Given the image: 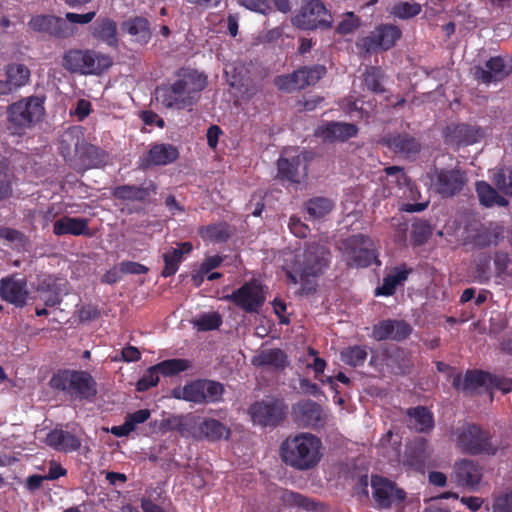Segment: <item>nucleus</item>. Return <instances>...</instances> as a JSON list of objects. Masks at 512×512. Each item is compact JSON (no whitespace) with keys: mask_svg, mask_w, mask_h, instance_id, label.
<instances>
[{"mask_svg":"<svg viewBox=\"0 0 512 512\" xmlns=\"http://www.w3.org/2000/svg\"><path fill=\"white\" fill-rule=\"evenodd\" d=\"M329 262V251L323 245L311 243L283 253L282 268L293 284H299L302 292L316 288L317 278Z\"/></svg>","mask_w":512,"mask_h":512,"instance_id":"f257e3e1","label":"nucleus"},{"mask_svg":"<svg viewBox=\"0 0 512 512\" xmlns=\"http://www.w3.org/2000/svg\"><path fill=\"white\" fill-rule=\"evenodd\" d=\"M178 76L173 84L156 89V99L166 108L191 109L199 93L206 87L207 78L192 69H183Z\"/></svg>","mask_w":512,"mask_h":512,"instance_id":"f03ea898","label":"nucleus"},{"mask_svg":"<svg viewBox=\"0 0 512 512\" xmlns=\"http://www.w3.org/2000/svg\"><path fill=\"white\" fill-rule=\"evenodd\" d=\"M280 450L283 461L300 471L315 468L323 457L321 439L306 432L288 437Z\"/></svg>","mask_w":512,"mask_h":512,"instance_id":"7ed1b4c3","label":"nucleus"},{"mask_svg":"<svg viewBox=\"0 0 512 512\" xmlns=\"http://www.w3.org/2000/svg\"><path fill=\"white\" fill-rule=\"evenodd\" d=\"M112 65L110 55L89 48H72L62 56L63 68L72 74L100 76Z\"/></svg>","mask_w":512,"mask_h":512,"instance_id":"20e7f679","label":"nucleus"},{"mask_svg":"<svg viewBox=\"0 0 512 512\" xmlns=\"http://www.w3.org/2000/svg\"><path fill=\"white\" fill-rule=\"evenodd\" d=\"M43 100L36 96L23 98L8 107V128L21 133L36 125L44 116Z\"/></svg>","mask_w":512,"mask_h":512,"instance_id":"39448f33","label":"nucleus"},{"mask_svg":"<svg viewBox=\"0 0 512 512\" xmlns=\"http://www.w3.org/2000/svg\"><path fill=\"white\" fill-rule=\"evenodd\" d=\"M50 385L80 398L92 397L97 392L93 377L84 371L59 372L51 378Z\"/></svg>","mask_w":512,"mask_h":512,"instance_id":"423d86ee","label":"nucleus"},{"mask_svg":"<svg viewBox=\"0 0 512 512\" xmlns=\"http://www.w3.org/2000/svg\"><path fill=\"white\" fill-rule=\"evenodd\" d=\"M456 446L464 453H494L495 448L490 442V435L474 424H463L453 432Z\"/></svg>","mask_w":512,"mask_h":512,"instance_id":"0eeeda50","label":"nucleus"},{"mask_svg":"<svg viewBox=\"0 0 512 512\" xmlns=\"http://www.w3.org/2000/svg\"><path fill=\"white\" fill-rule=\"evenodd\" d=\"M292 23L299 29L313 30L330 27L332 16L320 0H303Z\"/></svg>","mask_w":512,"mask_h":512,"instance_id":"6e6552de","label":"nucleus"},{"mask_svg":"<svg viewBox=\"0 0 512 512\" xmlns=\"http://www.w3.org/2000/svg\"><path fill=\"white\" fill-rule=\"evenodd\" d=\"M308 154L297 148H286L277 161V178L299 184L307 175Z\"/></svg>","mask_w":512,"mask_h":512,"instance_id":"1a4fd4ad","label":"nucleus"},{"mask_svg":"<svg viewBox=\"0 0 512 512\" xmlns=\"http://www.w3.org/2000/svg\"><path fill=\"white\" fill-rule=\"evenodd\" d=\"M372 499L377 509H394L400 511L405 492L392 481L382 476L373 475L370 480Z\"/></svg>","mask_w":512,"mask_h":512,"instance_id":"9d476101","label":"nucleus"},{"mask_svg":"<svg viewBox=\"0 0 512 512\" xmlns=\"http://www.w3.org/2000/svg\"><path fill=\"white\" fill-rule=\"evenodd\" d=\"M343 246L346 262L350 266L367 267L376 260L373 242L365 235H354Z\"/></svg>","mask_w":512,"mask_h":512,"instance_id":"9b49d317","label":"nucleus"},{"mask_svg":"<svg viewBox=\"0 0 512 512\" xmlns=\"http://www.w3.org/2000/svg\"><path fill=\"white\" fill-rule=\"evenodd\" d=\"M400 37L401 31L397 26L383 24L376 27L368 36L360 38L357 46L365 52L388 50Z\"/></svg>","mask_w":512,"mask_h":512,"instance_id":"f8f14e48","label":"nucleus"},{"mask_svg":"<svg viewBox=\"0 0 512 512\" xmlns=\"http://www.w3.org/2000/svg\"><path fill=\"white\" fill-rule=\"evenodd\" d=\"M225 300L232 301L248 313L257 312L265 302L263 287L258 280H251L233 293L226 295Z\"/></svg>","mask_w":512,"mask_h":512,"instance_id":"ddd939ff","label":"nucleus"},{"mask_svg":"<svg viewBox=\"0 0 512 512\" xmlns=\"http://www.w3.org/2000/svg\"><path fill=\"white\" fill-rule=\"evenodd\" d=\"M286 407L282 401L267 398L255 402L249 409L254 424L260 426H276L285 416Z\"/></svg>","mask_w":512,"mask_h":512,"instance_id":"4468645a","label":"nucleus"},{"mask_svg":"<svg viewBox=\"0 0 512 512\" xmlns=\"http://www.w3.org/2000/svg\"><path fill=\"white\" fill-rule=\"evenodd\" d=\"M431 186L444 197H450L461 191L465 184V175L458 169L434 170L428 174Z\"/></svg>","mask_w":512,"mask_h":512,"instance_id":"2eb2a0df","label":"nucleus"},{"mask_svg":"<svg viewBox=\"0 0 512 512\" xmlns=\"http://www.w3.org/2000/svg\"><path fill=\"white\" fill-rule=\"evenodd\" d=\"M30 69L23 63L11 62L3 67L0 79V95H9L27 85L30 81Z\"/></svg>","mask_w":512,"mask_h":512,"instance_id":"dca6fc26","label":"nucleus"},{"mask_svg":"<svg viewBox=\"0 0 512 512\" xmlns=\"http://www.w3.org/2000/svg\"><path fill=\"white\" fill-rule=\"evenodd\" d=\"M26 279L18 276H8L0 280V297L15 306L22 307L28 297Z\"/></svg>","mask_w":512,"mask_h":512,"instance_id":"f3484780","label":"nucleus"},{"mask_svg":"<svg viewBox=\"0 0 512 512\" xmlns=\"http://www.w3.org/2000/svg\"><path fill=\"white\" fill-rule=\"evenodd\" d=\"M432 452L433 450L427 440L419 437L407 447L403 463L415 470L424 471L426 467L433 465Z\"/></svg>","mask_w":512,"mask_h":512,"instance_id":"a211bd4d","label":"nucleus"},{"mask_svg":"<svg viewBox=\"0 0 512 512\" xmlns=\"http://www.w3.org/2000/svg\"><path fill=\"white\" fill-rule=\"evenodd\" d=\"M29 26L37 32L47 33L60 38H68L74 30L60 17L38 15L29 21Z\"/></svg>","mask_w":512,"mask_h":512,"instance_id":"6ab92c4d","label":"nucleus"},{"mask_svg":"<svg viewBox=\"0 0 512 512\" xmlns=\"http://www.w3.org/2000/svg\"><path fill=\"white\" fill-rule=\"evenodd\" d=\"M293 416L300 425L312 428L323 426L325 422L323 409L311 400H304L294 405Z\"/></svg>","mask_w":512,"mask_h":512,"instance_id":"aec40b11","label":"nucleus"},{"mask_svg":"<svg viewBox=\"0 0 512 512\" xmlns=\"http://www.w3.org/2000/svg\"><path fill=\"white\" fill-rule=\"evenodd\" d=\"M358 132L354 124L343 122H326L317 127L315 136L324 142L345 141L356 136Z\"/></svg>","mask_w":512,"mask_h":512,"instance_id":"412c9836","label":"nucleus"},{"mask_svg":"<svg viewBox=\"0 0 512 512\" xmlns=\"http://www.w3.org/2000/svg\"><path fill=\"white\" fill-rule=\"evenodd\" d=\"M411 332L410 326L403 321L385 320L373 327L372 337L377 340H402Z\"/></svg>","mask_w":512,"mask_h":512,"instance_id":"4be33fe9","label":"nucleus"},{"mask_svg":"<svg viewBox=\"0 0 512 512\" xmlns=\"http://www.w3.org/2000/svg\"><path fill=\"white\" fill-rule=\"evenodd\" d=\"M511 69H509L501 57H493L486 63V69L476 66L473 69L474 78L483 83H491L505 78Z\"/></svg>","mask_w":512,"mask_h":512,"instance_id":"5701e85b","label":"nucleus"},{"mask_svg":"<svg viewBox=\"0 0 512 512\" xmlns=\"http://www.w3.org/2000/svg\"><path fill=\"white\" fill-rule=\"evenodd\" d=\"M82 143H85V141L81 128L74 127L65 131L60 140V151L63 157L74 161L77 165V158L82 151Z\"/></svg>","mask_w":512,"mask_h":512,"instance_id":"b1692460","label":"nucleus"},{"mask_svg":"<svg viewBox=\"0 0 512 512\" xmlns=\"http://www.w3.org/2000/svg\"><path fill=\"white\" fill-rule=\"evenodd\" d=\"M66 281L54 276H45L38 286L41 299L47 306H54L61 301V295L65 292Z\"/></svg>","mask_w":512,"mask_h":512,"instance_id":"393cba45","label":"nucleus"},{"mask_svg":"<svg viewBox=\"0 0 512 512\" xmlns=\"http://www.w3.org/2000/svg\"><path fill=\"white\" fill-rule=\"evenodd\" d=\"M202 417L192 413L177 415L168 420L171 429L178 431L181 436L199 440Z\"/></svg>","mask_w":512,"mask_h":512,"instance_id":"a878e982","label":"nucleus"},{"mask_svg":"<svg viewBox=\"0 0 512 512\" xmlns=\"http://www.w3.org/2000/svg\"><path fill=\"white\" fill-rule=\"evenodd\" d=\"M88 223L89 220L86 218L64 216L54 222L53 233L57 236H90Z\"/></svg>","mask_w":512,"mask_h":512,"instance_id":"bb28decb","label":"nucleus"},{"mask_svg":"<svg viewBox=\"0 0 512 512\" xmlns=\"http://www.w3.org/2000/svg\"><path fill=\"white\" fill-rule=\"evenodd\" d=\"M45 443L54 450L69 453L76 451L81 446V441L70 432L62 429H54L45 437Z\"/></svg>","mask_w":512,"mask_h":512,"instance_id":"cd10ccee","label":"nucleus"},{"mask_svg":"<svg viewBox=\"0 0 512 512\" xmlns=\"http://www.w3.org/2000/svg\"><path fill=\"white\" fill-rule=\"evenodd\" d=\"M490 374L482 371H468L462 378L457 375L453 379V386L466 394H472L481 387H488Z\"/></svg>","mask_w":512,"mask_h":512,"instance_id":"c85d7f7f","label":"nucleus"},{"mask_svg":"<svg viewBox=\"0 0 512 512\" xmlns=\"http://www.w3.org/2000/svg\"><path fill=\"white\" fill-rule=\"evenodd\" d=\"M454 475L458 484L474 487L482 478L481 468L470 460H461L454 466Z\"/></svg>","mask_w":512,"mask_h":512,"instance_id":"c756f323","label":"nucleus"},{"mask_svg":"<svg viewBox=\"0 0 512 512\" xmlns=\"http://www.w3.org/2000/svg\"><path fill=\"white\" fill-rule=\"evenodd\" d=\"M277 499L284 507L295 510L296 512H309L317 509V504L313 500L291 490H279Z\"/></svg>","mask_w":512,"mask_h":512,"instance_id":"7c9ffc66","label":"nucleus"},{"mask_svg":"<svg viewBox=\"0 0 512 512\" xmlns=\"http://www.w3.org/2000/svg\"><path fill=\"white\" fill-rule=\"evenodd\" d=\"M199 440L219 441L230 436V428L222 422L209 417H202Z\"/></svg>","mask_w":512,"mask_h":512,"instance_id":"2f4dec72","label":"nucleus"},{"mask_svg":"<svg viewBox=\"0 0 512 512\" xmlns=\"http://www.w3.org/2000/svg\"><path fill=\"white\" fill-rule=\"evenodd\" d=\"M81 153L77 158V165L81 168H93L104 165L107 162V154L100 148L82 143L81 145Z\"/></svg>","mask_w":512,"mask_h":512,"instance_id":"473e14b6","label":"nucleus"},{"mask_svg":"<svg viewBox=\"0 0 512 512\" xmlns=\"http://www.w3.org/2000/svg\"><path fill=\"white\" fill-rule=\"evenodd\" d=\"M178 150L171 144H156L148 153L147 162L152 165H167L178 158Z\"/></svg>","mask_w":512,"mask_h":512,"instance_id":"72a5a7b5","label":"nucleus"},{"mask_svg":"<svg viewBox=\"0 0 512 512\" xmlns=\"http://www.w3.org/2000/svg\"><path fill=\"white\" fill-rule=\"evenodd\" d=\"M388 146L406 158L415 157L420 150L419 142L409 135H398L387 140Z\"/></svg>","mask_w":512,"mask_h":512,"instance_id":"f704fd0d","label":"nucleus"},{"mask_svg":"<svg viewBox=\"0 0 512 512\" xmlns=\"http://www.w3.org/2000/svg\"><path fill=\"white\" fill-rule=\"evenodd\" d=\"M122 29L138 43L145 44L150 40L149 23L145 18L135 17L129 19L123 23Z\"/></svg>","mask_w":512,"mask_h":512,"instance_id":"c9c22d12","label":"nucleus"},{"mask_svg":"<svg viewBox=\"0 0 512 512\" xmlns=\"http://www.w3.org/2000/svg\"><path fill=\"white\" fill-rule=\"evenodd\" d=\"M483 137V130L466 124L457 125L451 130V141L458 144L471 145L479 142Z\"/></svg>","mask_w":512,"mask_h":512,"instance_id":"e433bc0d","label":"nucleus"},{"mask_svg":"<svg viewBox=\"0 0 512 512\" xmlns=\"http://www.w3.org/2000/svg\"><path fill=\"white\" fill-rule=\"evenodd\" d=\"M93 36L109 46L118 45L117 25L110 19H102L93 26Z\"/></svg>","mask_w":512,"mask_h":512,"instance_id":"4c0bfd02","label":"nucleus"},{"mask_svg":"<svg viewBox=\"0 0 512 512\" xmlns=\"http://www.w3.org/2000/svg\"><path fill=\"white\" fill-rule=\"evenodd\" d=\"M476 192L480 203L486 207L494 205L505 207L508 205V200L485 181L476 183Z\"/></svg>","mask_w":512,"mask_h":512,"instance_id":"58836bf2","label":"nucleus"},{"mask_svg":"<svg viewBox=\"0 0 512 512\" xmlns=\"http://www.w3.org/2000/svg\"><path fill=\"white\" fill-rule=\"evenodd\" d=\"M409 426L419 432L433 428L434 420L431 412L424 407H416L408 411Z\"/></svg>","mask_w":512,"mask_h":512,"instance_id":"ea45409f","label":"nucleus"},{"mask_svg":"<svg viewBox=\"0 0 512 512\" xmlns=\"http://www.w3.org/2000/svg\"><path fill=\"white\" fill-rule=\"evenodd\" d=\"M408 273L409 271L405 267L395 268L392 273L384 278L382 286L376 289V295H392L396 287L407 279Z\"/></svg>","mask_w":512,"mask_h":512,"instance_id":"a19ab883","label":"nucleus"},{"mask_svg":"<svg viewBox=\"0 0 512 512\" xmlns=\"http://www.w3.org/2000/svg\"><path fill=\"white\" fill-rule=\"evenodd\" d=\"M255 366H271L283 368L286 364V355L280 349H267L261 351L252 359Z\"/></svg>","mask_w":512,"mask_h":512,"instance_id":"79ce46f5","label":"nucleus"},{"mask_svg":"<svg viewBox=\"0 0 512 512\" xmlns=\"http://www.w3.org/2000/svg\"><path fill=\"white\" fill-rule=\"evenodd\" d=\"M177 399H182L193 403H203L202 380H196L188 383L184 387L175 388L172 392Z\"/></svg>","mask_w":512,"mask_h":512,"instance_id":"37998d69","label":"nucleus"},{"mask_svg":"<svg viewBox=\"0 0 512 512\" xmlns=\"http://www.w3.org/2000/svg\"><path fill=\"white\" fill-rule=\"evenodd\" d=\"M114 197L129 201H144L150 195L148 188L134 185H122L113 189Z\"/></svg>","mask_w":512,"mask_h":512,"instance_id":"c03bdc74","label":"nucleus"},{"mask_svg":"<svg viewBox=\"0 0 512 512\" xmlns=\"http://www.w3.org/2000/svg\"><path fill=\"white\" fill-rule=\"evenodd\" d=\"M334 208L332 200L324 197L312 198L306 203V211L311 218L319 219L329 214Z\"/></svg>","mask_w":512,"mask_h":512,"instance_id":"a18cd8bd","label":"nucleus"},{"mask_svg":"<svg viewBox=\"0 0 512 512\" xmlns=\"http://www.w3.org/2000/svg\"><path fill=\"white\" fill-rule=\"evenodd\" d=\"M492 181L504 194L512 196V168L500 167L492 170Z\"/></svg>","mask_w":512,"mask_h":512,"instance_id":"49530a36","label":"nucleus"},{"mask_svg":"<svg viewBox=\"0 0 512 512\" xmlns=\"http://www.w3.org/2000/svg\"><path fill=\"white\" fill-rule=\"evenodd\" d=\"M299 82L298 85L301 89L309 85L316 84L326 73V68L322 65H315L312 67H303L297 70Z\"/></svg>","mask_w":512,"mask_h":512,"instance_id":"de8ad7c7","label":"nucleus"},{"mask_svg":"<svg viewBox=\"0 0 512 512\" xmlns=\"http://www.w3.org/2000/svg\"><path fill=\"white\" fill-rule=\"evenodd\" d=\"M485 508L492 512H512V490L493 494L490 504H487Z\"/></svg>","mask_w":512,"mask_h":512,"instance_id":"09e8293b","label":"nucleus"},{"mask_svg":"<svg viewBox=\"0 0 512 512\" xmlns=\"http://www.w3.org/2000/svg\"><path fill=\"white\" fill-rule=\"evenodd\" d=\"M367 355L366 346H350L341 351V360L349 366L357 367L364 363Z\"/></svg>","mask_w":512,"mask_h":512,"instance_id":"8fccbe9b","label":"nucleus"},{"mask_svg":"<svg viewBox=\"0 0 512 512\" xmlns=\"http://www.w3.org/2000/svg\"><path fill=\"white\" fill-rule=\"evenodd\" d=\"M422 10V7L417 2L402 1L394 4L390 13L399 19H409L418 15Z\"/></svg>","mask_w":512,"mask_h":512,"instance_id":"3c124183","label":"nucleus"},{"mask_svg":"<svg viewBox=\"0 0 512 512\" xmlns=\"http://www.w3.org/2000/svg\"><path fill=\"white\" fill-rule=\"evenodd\" d=\"M190 362L186 359H169L156 364L160 374L164 376H173L187 370Z\"/></svg>","mask_w":512,"mask_h":512,"instance_id":"603ef678","label":"nucleus"},{"mask_svg":"<svg viewBox=\"0 0 512 512\" xmlns=\"http://www.w3.org/2000/svg\"><path fill=\"white\" fill-rule=\"evenodd\" d=\"M203 403H215L221 400L224 387L221 383L209 380H202Z\"/></svg>","mask_w":512,"mask_h":512,"instance_id":"864d4df0","label":"nucleus"},{"mask_svg":"<svg viewBox=\"0 0 512 512\" xmlns=\"http://www.w3.org/2000/svg\"><path fill=\"white\" fill-rule=\"evenodd\" d=\"M200 234L202 238L212 242H223L228 236V229L225 224H214L201 228Z\"/></svg>","mask_w":512,"mask_h":512,"instance_id":"5fc2aeb1","label":"nucleus"},{"mask_svg":"<svg viewBox=\"0 0 512 512\" xmlns=\"http://www.w3.org/2000/svg\"><path fill=\"white\" fill-rule=\"evenodd\" d=\"M222 323L221 316L217 312H206L199 315L194 325L201 331L217 329Z\"/></svg>","mask_w":512,"mask_h":512,"instance_id":"6e6d98bb","label":"nucleus"},{"mask_svg":"<svg viewBox=\"0 0 512 512\" xmlns=\"http://www.w3.org/2000/svg\"><path fill=\"white\" fill-rule=\"evenodd\" d=\"M165 267L163 269L162 275L164 277H169L176 273L178 270V265L182 260V251L181 249L171 248L164 255Z\"/></svg>","mask_w":512,"mask_h":512,"instance_id":"4d7b16f0","label":"nucleus"},{"mask_svg":"<svg viewBox=\"0 0 512 512\" xmlns=\"http://www.w3.org/2000/svg\"><path fill=\"white\" fill-rule=\"evenodd\" d=\"M383 77V73L381 69L376 67L369 68L364 77V82L367 88L374 92V93H380L383 92L384 89L381 85V79Z\"/></svg>","mask_w":512,"mask_h":512,"instance_id":"13d9d810","label":"nucleus"},{"mask_svg":"<svg viewBox=\"0 0 512 512\" xmlns=\"http://www.w3.org/2000/svg\"><path fill=\"white\" fill-rule=\"evenodd\" d=\"M298 76L301 74L297 73V70L288 75H281L276 77L275 85L283 91L291 92L294 90H300L301 86L298 85L299 79Z\"/></svg>","mask_w":512,"mask_h":512,"instance_id":"bf43d9fd","label":"nucleus"},{"mask_svg":"<svg viewBox=\"0 0 512 512\" xmlns=\"http://www.w3.org/2000/svg\"><path fill=\"white\" fill-rule=\"evenodd\" d=\"M360 25V19L353 12H347L342 15L338 23L337 30L341 34H348L355 31Z\"/></svg>","mask_w":512,"mask_h":512,"instance_id":"052dcab7","label":"nucleus"},{"mask_svg":"<svg viewBox=\"0 0 512 512\" xmlns=\"http://www.w3.org/2000/svg\"><path fill=\"white\" fill-rule=\"evenodd\" d=\"M160 372L156 368V365L150 367L142 378L137 383V389L139 391H146L149 388L157 385L159 381Z\"/></svg>","mask_w":512,"mask_h":512,"instance_id":"680f3d73","label":"nucleus"},{"mask_svg":"<svg viewBox=\"0 0 512 512\" xmlns=\"http://www.w3.org/2000/svg\"><path fill=\"white\" fill-rule=\"evenodd\" d=\"M0 236L7 241L13 243L14 247L17 249L24 248L26 244V237L19 231L4 228L0 230Z\"/></svg>","mask_w":512,"mask_h":512,"instance_id":"e2e57ef3","label":"nucleus"},{"mask_svg":"<svg viewBox=\"0 0 512 512\" xmlns=\"http://www.w3.org/2000/svg\"><path fill=\"white\" fill-rule=\"evenodd\" d=\"M239 3L245 8L260 14H267L271 11L267 0H239Z\"/></svg>","mask_w":512,"mask_h":512,"instance_id":"0e129e2a","label":"nucleus"},{"mask_svg":"<svg viewBox=\"0 0 512 512\" xmlns=\"http://www.w3.org/2000/svg\"><path fill=\"white\" fill-rule=\"evenodd\" d=\"M290 231L299 238H304L309 233V227L297 216H291L289 221Z\"/></svg>","mask_w":512,"mask_h":512,"instance_id":"69168bd1","label":"nucleus"},{"mask_svg":"<svg viewBox=\"0 0 512 512\" xmlns=\"http://www.w3.org/2000/svg\"><path fill=\"white\" fill-rule=\"evenodd\" d=\"M487 388H496L501 390L503 393H508L512 390V381L510 379L500 378L490 374Z\"/></svg>","mask_w":512,"mask_h":512,"instance_id":"338daca9","label":"nucleus"},{"mask_svg":"<svg viewBox=\"0 0 512 512\" xmlns=\"http://www.w3.org/2000/svg\"><path fill=\"white\" fill-rule=\"evenodd\" d=\"M151 412L148 409H141L134 413L127 415L126 420L130 422L132 430L136 428L138 424H142L150 418Z\"/></svg>","mask_w":512,"mask_h":512,"instance_id":"774afa93","label":"nucleus"}]
</instances>
